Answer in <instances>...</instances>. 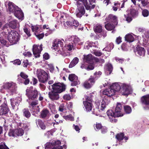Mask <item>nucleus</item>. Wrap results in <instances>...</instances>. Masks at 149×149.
Listing matches in <instances>:
<instances>
[{"label": "nucleus", "mask_w": 149, "mask_h": 149, "mask_svg": "<svg viewBox=\"0 0 149 149\" xmlns=\"http://www.w3.org/2000/svg\"><path fill=\"white\" fill-rule=\"evenodd\" d=\"M2 86L4 88L11 93L15 92L17 88L16 84L11 81L3 83Z\"/></svg>", "instance_id": "7"}, {"label": "nucleus", "mask_w": 149, "mask_h": 149, "mask_svg": "<svg viewBox=\"0 0 149 149\" xmlns=\"http://www.w3.org/2000/svg\"><path fill=\"white\" fill-rule=\"evenodd\" d=\"M112 70V66L110 63L106 64L104 66L105 72L107 75L110 74L111 73Z\"/></svg>", "instance_id": "33"}, {"label": "nucleus", "mask_w": 149, "mask_h": 149, "mask_svg": "<svg viewBox=\"0 0 149 149\" xmlns=\"http://www.w3.org/2000/svg\"><path fill=\"white\" fill-rule=\"evenodd\" d=\"M124 136V134L123 133H120L117 134L116 138L118 141H120L123 139Z\"/></svg>", "instance_id": "53"}, {"label": "nucleus", "mask_w": 149, "mask_h": 149, "mask_svg": "<svg viewBox=\"0 0 149 149\" xmlns=\"http://www.w3.org/2000/svg\"><path fill=\"white\" fill-rule=\"evenodd\" d=\"M15 65H20L21 64V61L19 59H16L12 62Z\"/></svg>", "instance_id": "62"}, {"label": "nucleus", "mask_w": 149, "mask_h": 149, "mask_svg": "<svg viewBox=\"0 0 149 149\" xmlns=\"http://www.w3.org/2000/svg\"><path fill=\"white\" fill-rule=\"evenodd\" d=\"M36 36L39 39L42 38L44 36V34L41 33H36Z\"/></svg>", "instance_id": "56"}, {"label": "nucleus", "mask_w": 149, "mask_h": 149, "mask_svg": "<svg viewBox=\"0 0 149 149\" xmlns=\"http://www.w3.org/2000/svg\"><path fill=\"white\" fill-rule=\"evenodd\" d=\"M63 118L66 120H70L72 121L74 120V117L71 115H69L66 116H63Z\"/></svg>", "instance_id": "48"}, {"label": "nucleus", "mask_w": 149, "mask_h": 149, "mask_svg": "<svg viewBox=\"0 0 149 149\" xmlns=\"http://www.w3.org/2000/svg\"><path fill=\"white\" fill-rule=\"evenodd\" d=\"M86 63L84 62L83 61V63L81 64L80 67L82 69H86V68L87 67V64H86Z\"/></svg>", "instance_id": "61"}, {"label": "nucleus", "mask_w": 149, "mask_h": 149, "mask_svg": "<svg viewBox=\"0 0 149 149\" xmlns=\"http://www.w3.org/2000/svg\"><path fill=\"white\" fill-rule=\"evenodd\" d=\"M61 142L59 141H57L52 143H47L45 145V149H66V146L64 145L63 146H60Z\"/></svg>", "instance_id": "4"}, {"label": "nucleus", "mask_w": 149, "mask_h": 149, "mask_svg": "<svg viewBox=\"0 0 149 149\" xmlns=\"http://www.w3.org/2000/svg\"><path fill=\"white\" fill-rule=\"evenodd\" d=\"M142 15L144 17H147L149 15V11L146 9H142Z\"/></svg>", "instance_id": "51"}, {"label": "nucleus", "mask_w": 149, "mask_h": 149, "mask_svg": "<svg viewBox=\"0 0 149 149\" xmlns=\"http://www.w3.org/2000/svg\"><path fill=\"white\" fill-rule=\"evenodd\" d=\"M120 3L118 2L115 3L114 6L112 7L113 10L115 11H116L120 7Z\"/></svg>", "instance_id": "50"}, {"label": "nucleus", "mask_w": 149, "mask_h": 149, "mask_svg": "<svg viewBox=\"0 0 149 149\" xmlns=\"http://www.w3.org/2000/svg\"><path fill=\"white\" fill-rule=\"evenodd\" d=\"M24 133V131L22 128L16 129H10L8 135L10 136L15 137L22 136Z\"/></svg>", "instance_id": "11"}, {"label": "nucleus", "mask_w": 149, "mask_h": 149, "mask_svg": "<svg viewBox=\"0 0 149 149\" xmlns=\"http://www.w3.org/2000/svg\"><path fill=\"white\" fill-rule=\"evenodd\" d=\"M59 93L56 91L52 90L49 92L48 95L49 98L52 101L57 100H58L60 96L59 95Z\"/></svg>", "instance_id": "17"}, {"label": "nucleus", "mask_w": 149, "mask_h": 149, "mask_svg": "<svg viewBox=\"0 0 149 149\" xmlns=\"http://www.w3.org/2000/svg\"><path fill=\"white\" fill-rule=\"evenodd\" d=\"M141 102L145 109H149V94L143 96L141 98Z\"/></svg>", "instance_id": "15"}, {"label": "nucleus", "mask_w": 149, "mask_h": 149, "mask_svg": "<svg viewBox=\"0 0 149 149\" xmlns=\"http://www.w3.org/2000/svg\"><path fill=\"white\" fill-rule=\"evenodd\" d=\"M27 101L29 102V107L30 110L33 112L38 113L40 111V108L38 105V102L37 101H32L31 102L29 101L28 100Z\"/></svg>", "instance_id": "13"}, {"label": "nucleus", "mask_w": 149, "mask_h": 149, "mask_svg": "<svg viewBox=\"0 0 149 149\" xmlns=\"http://www.w3.org/2000/svg\"><path fill=\"white\" fill-rule=\"evenodd\" d=\"M115 94L114 91L110 87L105 89L103 91V99L101 101V107L104 108L110 102V97Z\"/></svg>", "instance_id": "1"}, {"label": "nucleus", "mask_w": 149, "mask_h": 149, "mask_svg": "<svg viewBox=\"0 0 149 149\" xmlns=\"http://www.w3.org/2000/svg\"><path fill=\"white\" fill-rule=\"evenodd\" d=\"M49 107L51 110V112L55 114L56 113L55 106L53 104H49Z\"/></svg>", "instance_id": "47"}, {"label": "nucleus", "mask_w": 149, "mask_h": 149, "mask_svg": "<svg viewBox=\"0 0 149 149\" xmlns=\"http://www.w3.org/2000/svg\"><path fill=\"white\" fill-rule=\"evenodd\" d=\"M7 38L11 45L16 44L19 40V35L16 31H12L7 35Z\"/></svg>", "instance_id": "5"}, {"label": "nucleus", "mask_w": 149, "mask_h": 149, "mask_svg": "<svg viewBox=\"0 0 149 149\" xmlns=\"http://www.w3.org/2000/svg\"><path fill=\"white\" fill-rule=\"evenodd\" d=\"M86 101H83V104L85 109L87 112H89L91 111L92 108L91 102V97L87 96H85Z\"/></svg>", "instance_id": "12"}, {"label": "nucleus", "mask_w": 149, "mask_h": 149, "mask_svg": "<svg viewBox=\"0 0 149 149\" xmlns=\"http://www.w3.org/2000/svg\"><path fill=\"white\" fill-rule=\"evenodd\" d=\"M49 113L48 111L47 110H43L41 113V116L42 118H44L47 116Z\"/></svg>", "instance_id": "49"}, {"label": "nucleus", "mask_w": 149, "mask_h": 149, "mask_svg": "<svg viewBox=\"0 0 149 149\" xmlns=\"http://www.w3.org/2000/svg\"><path fill=\"white\" fill-rule=\"evenodd\" d=\"M95 80L94 78L91 76L88 80L86 81L83 84L84 86L86 88H90L94 83Z\"/></svg>", "instance_id": "21"}, {"label": "nucleus", "mask_w": 149, "mask_h": 149, "mask_svg": "<svg viewBox=\"0 0 149 149\" xmlns=\"http://www.w3.org/2000/svg\"><path fill=\"white\" fill-rule=\"evenodd\" d=\"M34 74H36L40 82L45 83L48 78V74L44 70L41 69H35L34 71Z\"/></svg>", "instance_id": "2"}, {"label": "nucleus", "mask_w": 149, "mask_h": 149, "mask_svg": "<svg viewBox=\"0 0 149 149\" xmlns=\"http://www.w3.org/2000/svg\"><path fill=\"white\" fill-rule=\"evenodd\" d=\"M78 79L77 77L74 74H72L69 75V79L72 81L71 84L72 86H75L80 84L79 81L78 80Z\"/></svg>", "instance_id": "19"}, {"label": "nucleus", "mask_w": 149, "mask_h": 149, "mask_svg": "<svg viewBox=\"0 0 149 149\" xmlns=\"http://www.w3.org/2000/svg\"><path fill=\"white\" fill-rule=\"evenodd\" d=\"M136 49V50L135 51V52L136 54H138L141 57H143L145 56L146 51L144 48L137 46Z\"/></svg>", "instance_id": "25"}, {"label": "nucleus", "mask_w": 149, "mask_h": 149, "mask_svg": "<svg viewBox=\"0 0 149 149\" xmlns=\"http://www.w3.org/2000/svg\"><path fill=\"white\" fill-rule=\"evenodd\" d=\"M122 83H115L113 84L111 86V88L114 91V93L116 91H120L121 87V84Z\"/></svg>", "instance_id": "34"}, {"label": "nucleus", "mask_w": 149, "mask_h": 149, "mask_svg": "<svg viewBox=\"0 0 149 149\" xmlns=\"http://www.w3.org/2000/svg\"><path fill=\"white\" fill-rule=\"evenodd\" d=\"M71 21H67L65 24L67 25L69 27H71L72 28L76 29L79 25L78 22L73 18L72 19Z\"/></svg>", "instance_id": "23"}, {"label": "nucleus", "mask_w": 149, "mask_h": 149, "mask_svg": "<svg viewBox=\"0 0 149 149\" xmlns=\"http://www.w3.org/2000/svg\"><path fill=\"white\" fill-rule=\"evenodd\" d=\"M0 149H9L4 143L0 144Z\"/></svg>", "instance_id": "58"}, {"label": "nucleus", "mask_w": 149, "mask_h": 149, "mask_svg": "<svg viewBox=\"0 0 149 149\" xmlns=\"http://www.w3.org/2000/svg\"><path fill=\"white\" fill-rule=\"evenodd\" d=\"M96 104L98 106L97 108L94 109L92 111V114L97 116L100 115V113L101 111L103 110L106 107L107 105H106L105 107L103 108L101 107V101L99 103L97 102H96Z\"/></svg>", "instance_id": "16"}, {"label": "nucleus", "mask_w": 149, "mask_h": 149, "mask_svg": "<svg viewBox=\"0 0 149 149\" xmlns=\"http://www.w3.org/2000/svg\"><path fill=\"white\" fill-rule=\"evenodd\" d=\"M53 135V133L51 131H48L45 134V135L46 136L47 138H49L50 136Z\"/></svg>", "instance_id": "63"}, {"label": "nucleus", "mask_w": 149, "mask_h": 149, "mask_svg": "<svg viewBox=\"0 0 149 149\" xmlns=\"http://www.w3.org/2000/svg\"><path fill=\"white\" fill-rule=\"evenodd\" d=\"M122 108L121 104L120 103H117L115 110L117 117H118L123 116V114L121 112Z\"/></svg>", "instance_id": "28"}, {"label": "nucleus", "mask_w": 149, "mask_h": 149, "mask_svg": "<svg viewBox=\"0 0 149 149\" xmlns=\"http://www.w3.org/2000/svg\"><path fill=\"white\" fill-rule=\"evenodd\" d=\"M1 102L0 100V103ZM9 109L7 106L6 104H3L0 106V115H3L6 114L8 112Z\"/></svg>", "instance_id": "31"}, {"label": "nucleus", "mask_w": 149, "mask_h": 149, "mask_svg": "<svg viewBox=\"0 0 149 149\" xmlns=\"http://www.w3.org/2000/svg\"><path fill=\"white\" fill-rule=\"evenodd\" d=\"M51 86L52 90L59 93L64 91L65 89V86L60 83H55L51 85Z\"/></svg>", "instance_id": "10"}, {"label": "nucleus", "mask_w": 149, "mask_h": 149, "mask_svg": "<svg viewBox=\"0 0 149 149\" xmlns=\"http://www.w3.org/2000/svg\"><path fill=\"white\" fill-rule=\"evenodd\" d=\"M26 95L29 98L28 100H31L36 98L38 93L35 88H33V87L31 86L26 89Z\"/></svg>", "instance_id": "6"}, {"label": "nucleus", "mask_w": 149, "mask_h": 149, "mask_svg": "<svg viewBox=\"0 0 149 149\" xmlns=\"http://www.w3.org/2000/svg\"><path fill=\"white\" fill-rule=\"evenodd\" d=\"M74 45L73 43H70L69 44L65 45L64 47H63V51L62 52L61 51V54L64 56L67 55L65 52V51H71L73 48Z\"/></svg>", "instance_id": "24"}, {"label": "nucleus", "mask_w": 149, "mask_h": 149, "mask_svg": "<svg viewBox=\"0 0 149 149\" xmlns=\"http://www.w3.org/2000/svg\"><path fill=\"white\" fill-rule=\"evenodd\" d=\"M24 32L29 37L31 36V34L29 31L25 26L24 28Z\"/></svg>", "instance_id": "60"}, {"label": "nucleus", "mask_w": 149, "mask_h": 149, "mask_svg": "<svg viewBox=\"0 0 149 149\" xmlns=\"http://www.w3.org/2000/svg\"><path fill=\"white\" fill-rule=\"evenodd\" d=\"M94 54L97 56H100L101 55L102 53L99 51H94L93 52Z\"/></svg>", "instance_id": "64"}, {"label": "nucleus", "mask_w": 149, "mask_h": 149, "mask_svg": "<svg viewBox=\"0 0 149 149\" xmlns=\"http://www.w3.org/2000/svg\"><path fill=\"white\" fill-rule=\"evenodd\" d=\"M94 29L95 32L100 33L102 31V27L101 25L97 24L94 26Z\"/></svg>", "instance_id": "41"}, {"label": "nucleus", "mask_w": 149, "mask_h": 149, "mask_svg": "<svg viewBox=\"0 0 149 149\" xmlns=\"http://www.w3.org/2000/svg\"><path fill=\"white\" fill-rule=\"evenodd\" d=\"M91 42L89 41L86 42L84 45V48L85 49H88L90 47H92V45H91Z\"/></svg>", "instance_id": "52"}, {"label": "nucleus", "mask_w": 149, "mask_h": 149, "mask_svg": "<svg viewBox=\"0 0 149 149\" xmlns=\"http://www.w3.org/2000/svg\"><path fill=\"white\" fill-rule=\"evenodd\" d=\"M135 36L132 33H128L125 36V40L127 42H132L134 40Z\"/></svg>", "instance_id": "35"}, {"label": "nucleus", "mask_w": 149, "mask_h": 149, "mask_svg": "<svg viewBox=\"0 0 149 149\" xmlns=\"http://www.w3.org/2000/svg\"><path fill=\"white\" fill-rule=\"evenodd\" d=\"M9 25L12 29H15L19 27V24L17 20L13 19L9 22Z\"/></svg>", "instance_id": "29"}, {"label": "nucleus", "mask_w": 149, "mask_h": 149, "mask_svg": "<svg viewBox=\"0 0 149 149\" xmlns=\"http://www.w3.org/2000/svg\"><path fill=\"white\" fill-rule=\"evenodd\" d=\"M37 124L42 129L45 130V129L46 126L41 120H37Z\"/></svg>", "instance_id": "44"}, {"label": "nucleus", "mask_w": 149, "mask_h": 149, "mask_svg": "<svg viewBox=\"0 0 149 149\" xmlns=\"http://www.w3.org/2000/svg\"><path fill=\"white\" fill-rule=\"evenodd\" d=\"M79 60V59L77 57L74 58L69 64V68H71L75 66L78 63Z\"/></svg>", "instance_id": "39"}, {"label": "nucleus", "mask_w": 149, "mask_h": 149, "mask_svg": "<svg viewBox=\"0 0 149 149\" xmlns=\"http://www.w3.org/2000/svg\"><path fill=\"white\" fill-rule=\"evenodd\" d=\"M108 116L109 118V120L112 122H115L117 120L115 119V118L117 117L116 112L114 113L112 110H109L107 112Z\"/></svg>", "instance_id": "20"}, {"label": "nucleus", "mask_w": 149, "mask_h": 149, "mask_svg": "<svg viewBox=\"0 0 149 149\" xmlns=\"http://www.w3.org/2000/svg\"><path fill=\"white\" fill-rule=\"evenodd\" d=\"M23 115L26 118H28L31 116V113L28 109H24L23 110Z\"/></svg>", "instance_id": "43"}, {"label": "nucleus", "mask_w": 149, "mask_h": 149, "mask_svg": "<svg viewBox=\"0 0 149 149\" xmlns=\"http://www.w3.org/2000/svg\"><path fill=\"white\" fill-rule=\"evenodd\" d=\"M113 47V45L112 43H110L108 44L106 47L104 48L103 51L109 52Z\"/></svg>", "instance_id": "42"}, {"label": "nucleus", "mask_w": 149, "mask_h": 149, "mask_svg": "<svg viewBox=\"0 0 149 149\" xmlns=\"http://www.w3.org/2000/svg\"><path fill=\"white\" fill-rule=\"evenodd\" d=\"M121 48L123 51H126L128 50V47L126 44L123 43L121 46Z\"/></svg>", "instance_id": "57"}, {"label": "nucleus", "mask_w": 149, "mask_h": 149, "mask_svg": "<svg viewBox=\"0 0 149 149\" xmlns=\"http://www.w3.org/2000/svg\"><path fill=\"white\" fill-rule=\"evenodd\" d=\"M42 45H34L33 46V52L35 57H38L40 56V52L42 50Z\"/></svg>", "instance_id": "14"}, {"label": "nucleus", "mask_w": 149, "mask_h": 149, "mask_svg": "<svg viewBox=\"0 0 149 149\" xmlns=\"http://www.w3.org/2000/svg\"><path fill=\"white\" fill-rule=\"evenodd\" d=\"M93 57L91 54H90L87 55H84L83 61L86 63H89L93 62Z\"/></svg>", "instance_id": "30"}, {"label": "nucleus", "mask_w": 149, "mask_h": 149, "mask_svg": "<svg viewBox=\"0 0 149 149\" xmlns=\"http://www.w3.org/2000/svg\"><path fill=\"white\" fill-rule=\"evenodd\" d=\"M117 18L115 16L110 14L106 17V20L109 23L112 22L115 24H117Z\"/></svg>", "instance_id": "27"}, {"label": "nucleus", "mask_w": 149, "mask_h": 149, "mask_svg": "<svg viewBox=\"0 0 149 149\" xmlns=\"http://www.w3.org/2000/svg\"><path fill=\"white\" fill-rule=\"evenodd\" d=\"M17 8V10L13 14L19 20L22 21L24 19L23 13L20 8L19 7Z\"/></svg>", "instance_id": "22"}, {"label": "nucleus", "mask_w": 149, "mask_h": 149, "mask_svg": "<svg viewBox=\"0 0 149 149\" xmlns=\"http://www.w3.org/2000/svg\"><path fill=\"white\" fill-rule=\"evenodd\" d=\"M8 9L10 13L14 14L15 12L17 10V7H18L13 3L11 2H9L8 3Z\"/></svg>", "instance_id": "32"}, {"label": "nucleus", "mask_w": 149, "mask_h": 149, "mask_svg": "<svg viewBox=\"0 0 149 149\" xmlns=\"http://www.w3.org/2000/svg\"><path fill=\"white\" fill-rule=\"evenodd\" d=\"M63 98L65 100H70L71 98V97L70 95L66 94L63 96Z\"/></svg>", "instance_id": "59"}, {"label": "nucleus", "mask_w": 149, "mask_h": 149, "mask_svg": "<svg viewBox=\"0 0 149 149\" xmlns=\"http://www.w3.org/2000/svg\"><path fill=\"white\" fill-rule=\"evenodd\" d=\"M20 75L22 79H19L18 81L19 82L24 84L25 85H27L29 84L30 81L29 79L28 78L27 75L23 72H21L20 73Z\"/></svg>", "instance_id": "18"}, {"label": "nucleus", "mask_w": 149, "mask_h": 149, "mask_svg": "<svg viewBox=\"0 0 149 149\" xmlns=\"http://www.w3.org/2000/svg\"><path fill=\"white\" fill-rule=\"evenodd\" d=\"M31 29L32 31L34 33V34L36 35V33H38L41 32L42 29L40 28L39 26H32Z\"/></svg>", "instance_id": "38"}, {"label": "nucleus", "mask_w": 149, "mask_h": 149, "mask_svg": "<svg viewBox=\"0 0 149 149\" xmlns=\"http://www.w3.org/2000/svg\"><path fill=\"white\" fill-rule=\"evenodd\" d=\"M49 69L50 72L52 73H57L59 72V69L57 67H56V68L55 69L53 65L51 64H47Z\"/></svg>", "instance_id": "36"}, {"label": "nucleus", "mask_w": 149, "mask_h": 149, "mask_svg": "<svg viewBox=\"0 0 149 149\" xmlns=\"http://www.w3.org/2000/svg\"><path fill=\"white\" fill-rule=\"evenodd\" d=\"M138 15L137 12L134 9H131L130 11H127V14L124 15L126 20L128 22L132 20V17L136 16Z\"/></svg>", "instance_id": "9"}, {"label": "nucleus", "mask_w": 149, "mask_h": 149, "mask_svg": "<svg viewBox=\"0 0 149 149\" xmlns=\"http://www.w3.org/2000/svg\"><path fill=\"white\" fill-rule=\"evenodd\" d=\"M120 86V93L122 95L127 96L132 93V89L130 84L122 83Z\"/></svg>", "instance_id": "3"}, {"label": "nucleus", "mask_w": 149, "mask_h": 149, "mask_svg": "<svg viewBox=\"0 0 149 149\" xmlns=\"http://www.w3.org/2000/svg\"><path fill=\"white\" fill-rule=\"evenodd\" d=\"M89 64L86 68V70H92L94 68V66L93 64V62L91 63H89Z\"/></svg>", "instance_id": "55"}, {"label": "nucleus", "mask_w": 149, "mask_h": 149, "mask_svg": "<svg viewBox=\"0 0 149 149\" xmlns=\"http://www.w3.org/2000/svg\"><path fill=\"white\" fill-rule=\"evenodd\" d=\"M22 100L21 97L20 96L16 98L10 99L11 104L13 109H15V106H17V104L20 102Z\"/></svg>", "instance_id": "26"}, {"label": "nucleus", "mask_w": 149, "mask_h": 149, "mask_svg": "<svg viewBox=\"0 0 149 149\" xmlns=\"http://www.w3.org/2000/svg\"><path fill=\"white\" fill-rule=\"evenodd\" d=\"M74 43V44H78L79 45H82V42H79L80 40L79 39L77 36H73L72 37Z\"/></svg>", "instance_id": "45"}, {"label": "nucleus", "mask_w": 149, "mask_h": 149, "mask_svg": "<svg viewBox=\"0 0 149 149\" xmlns=\"http://www.w3.org/2000/svg\"><path fill=\"white\" fill-rule=\"evenodd\" d=\"M124 110L126 113L129 114L132 112L131 108L129 106L126 105L124 107Z\"/></svg>", "instance_id": "46"}, {"label": "nucleus", "mask_w": 149, "mask_h": 149, "mask_svg": "<svg viewBox=\"0 0 149 149\" xmlns=\"http://www.w3.org/2000/svg\"><path fill=\"white\" fill-rule=\"evenodd\" d=\"M64 40H63L57 39L55 40L54 42L52 48L55 51H61V49L63 51V45Z\"/></svg>", "instance_id": "8"}, {"label": "nucleus", "mask_w": 149, "mask_h": 149, "mask_svg": "<svg viewBox=\"0 0 149 149\" xmlns=\"http://www.w3.org/2000/svg\"><path fill=\"white\" fill-rule=\"evenodd\" d=\"M116 25L113 23H109L105 25V27L108 30L110 31L113 29L115 28V25Z\"/></svg>", "instance_id": "40"}, {"label": "nucleus", "mask_w": 149, "mask_h": 149, "mask_svg": "<svg viewBox=\"0 0 149 149\" xmlns=\"http://www.w3.org/2000/svg\"><path fill=\"white\" fill-rule=\"evenodd\" d=\"M102 127L100 123H97L94 125V128L96 131H98L101 129Z\"/></svg>", "instance_id": "54"}, {"label": "nucleus", "mask_w": 149, "mask_h": 149, "mask_svg": "<svg viewBox=\"0 0 149 149\" xmlns=\"http://www.w3.org/2000/svg\"><path fill=\"white\" fill-rule=\"evenodd\" d=\"M43 29L44 30H46V31L47 33H45V35L46 36H48L49 35L51 34L52 33L55 31V29H54L53 30L50 29L49 27V26L48 25H44L43 26Z\"/></svg>", "instance_id": "37"}]
</instances>
